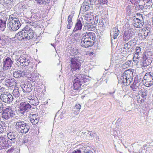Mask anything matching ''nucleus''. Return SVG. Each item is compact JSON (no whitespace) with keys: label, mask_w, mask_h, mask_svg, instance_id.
<instances>
[{"label":"nucleus","mask_w":153,"mask_h":153,"mask_svg":"<svg viewBox=\"0 0 153 153\" xmlns=\"http://www.w3.org/2000/svg\"><path fill=\"white\" fill-rule=\"evenodd\" d=\"M84 152V153H93L91 151L86 149H85Z\"/></svg>","instance_id":"nucleus-55"},{"label":"nucleus","mask_w":153,"mask_h":153,"mask_svg":"<svg viewBox=\"0 0 153 153\" xmlns=\"http://www.w3.org/2000/svg\"><path fill=\"white\" fill-rule=\"evenodd\" d=\"M138 78V77L137 76H136L134 78V81L132 84H134V85H137L138 82H140Z\"/></svg>","instance_id":"nucleus-49"},{"label":"nucleus","mask_w":153,"mask_h":153,"mask_svg":"<svg viewBox=\"0 0 153 153\" xmlns=\"http://www.w3.org/2000/svg\"><path fill=\"white\" fill-rule=\"evenodd\" d=\"M72 153H81L80 150H78L77 151L74 150Z\"/></svg>","instance_id":"nucleus-62"},{"label":"nucleus","mask_w":153,"mask_h":153,"mask_svg":"<svg viewBox=\"0 0 153 153\" xmlns=\"http://www.w3.org/2000/svg\"><path fill=\"white\" fill-rule=\"evenodd\" d=\"M91 14H85V17L87 19H88V20H89V24H91L92 25H95V21L96 19H96V16L95 18L94 17V16H93L92 18H91V17H90V16H91Z\"/></svg>","instance_id":"nucleus-32"},{"label":"nucleus","mask_w":153,"mask_h":153,"mask_svg":"<svg viewBox=\"0 0 153 153\" xmlns=\"http://www.w3.org/2000/svg\"><path fill=\"white\" fill-rule=\"evenodd\" d=\"M0 99L3 102L10 103L13 101V98L10 93L6 92L1 94L0 96Z\"/></svg>","instance_id":"nucleus-12"},{"label":"nucleus","mask_w":153,"mask_h":153,"mask_svg":"<svg viewBox=\"0 0 153 153\" xmlns=\"http://www.w3.org/2000/svg\"><path fill=\"white\" fill-rule=\"evenodd\" d=\"M135 8L136 10H142L144 8L143 6L136 4Z\"/></svg>","instance_id":"nucleus-48"},{"label":"nucleus","mask_w":153,"mask_h":153,"mask_svg":"<svg viewBox=\"0 0 153 153\" xmlns=\"http://www.w3.org/2000/svg\"><path fill=\"white\" fill-rule=\"evenodd\" d=\"M13 63V61L9 57H7L3 62V69L4 70L10 69Z\"/></svg>","instance_id":"nucleus-18"},{"label":"nucleus","mask_w":153,"mask_h":153,"mask_svg":"<svg viewBox=\"0 0 153 153\" xmlns=\"http://www.w3.org/2000/svg\"><path fill=\"white\" fill-rule=\"evenodd\" d=\"M133 77V73L129 70H127L123 73L120 78V82L125 85H130L132 81Z\"/></svg>","instance_id":"nucleus-4"},{"label":"nucleus","mask_w":153,"mask_h":153,"mask_svg":"<svg viewBox=\"0 0 153 153\" xmlns=\"http://www.w3.org/2000/svg\"><path fill=\"white\" fill-rule=\"evenodd\" d=\"M4 85L6 86L12 88H15L17 82L14 78L9 77L4 79Z\"/></svg>","instance_id":"nucleus-14"},{"label":"nucleus","mask_w":153,"mask_h":153,"mask_svg":"<svg viewBox=\"0 0 153 153\" xmlns=\"http://www.w3.org/2000/svg\"><path fill=\"white\" fill-rule=\"evenodd\" d=\"M79 58L78 57L71 58L70 68L72 72L78 71L80 68L81 64Z\"/></svg>","instance_id":"nucleus-6"},{"label":"nucleus","mask_w":153,"mask_h":153,"mask_svg":"<svg viewBox=\"0 0 153 153\" xmlns=\"http://www.w3.org/2000/svg\"><path fill=\"white\" fill-rule=\"evenodd\" d=\"M27 63V64H26L27 65H24L22 68H27L28 70V72H29L30 74L33 69H36V65L32 62H30V60Z\"/></svg>","instance_id":"nucleus-24"},{"label":"nucleus","mask_w":153,"mask_h":153,"mask_svg":"<svg viewBox=\"0 0 153 153\" xmlns=\"http://www.w3.org/2000/svg\"><path fill=\"white\" fill-rule=\"evenodd\" d=\"M143 58L152 61L153 59V54L151 51H146L143 55Z\"/></svg>","instance_id":"nucleus-26"},{"label":"nucleus","mask_w":153,"mask_h":153,"mask_svg":"<svg viewBox=\"0 0 153 153\" xmlns=\"http://www.w3.org/2000/svg\"><path fill=\"white\" fill-rule=\"evenodd\" d=\"M90 4L87 2H84L82 4L80 12L83 13L88 11L89 9H93L96 7V0H89Z\"/></svg>","instance_id":"nucleus-9"},{"label":"nucleus","mask_w":153,"mask_h":153,"mask_svg":"<svg viewBox=\"0 0 153 153\" xmlns=\"http://www.w3.org/2000/svg\"><path fill=\"white\" fill-rule=\"evenodd\" d=\"M59 136H60L61 138L63 137L64 136L63 134L62 133H60L59 134Z\"/></svg>","instance_id":"nucleus-63"},{"label":"nucleus","mask_w":153,"mask_h":153,"mask_svg":"<svg viewBox=\"0 0 153 153\" xmlns=\"http://www.w3.org/2000/svg\"><path fill=\"white\" fill-rule=\"evenodd\" d=\"M101 45H102L100 43L99 44L98 43L97 47V49H100L101 48Z\"/></svg>","instance_id":"nucleus-61"},{"label":"nucleus","mask_w":153,"mask_h":153,"mask_svg":"<svg viewBox=\"0 0 153 153\" xmlns=\"http://www.w3.org/2000/svg\"><path fill=\"white\" fill-rule=\"evenodd\" d=\"M14 148L13 147H11L10 149L8 150L7 151V153H12L14 150Z\"/></svg>","instance_id":"nucleus-57"},{"label":"nucleus","mask_w":153,"mask_h":153,"mask_svg":"<svg viewBox=\"0 0 153 153\" xmlns=\"http://www.w3.org/2000/svg\"><path fill=\"white\" fill-rule=\"evenodd\" d=\"M29 74V72H27V70L24 71L17 70L13 73V75L15 78H18L20 77H26Z\"/></svg>","instance_id":"nucleus-17"},{"label":"nucleus","mask_w":153,"mask_h":153,"mask_svg":"<svg viewBox=\"0 0 153 153\" xmlns=\"http://www.w3.org/2000/svg\"><path fill=\"white\" fill-rule=\"evenodd\" d=\"M133 21L134 25L137 28L142 27L144 24L142 21L137 18H134L133 19Z\"/></svg>","instance_id":"nucleus-25"},{"label":"nucleus","mask_w":153,"mask_h":153,"mask_svg":"<svg viewBox=\"0 0 153 153\" xmlns=\"http://www.w3.org/2000/svg\"><path fill=\"white\" fill-rule=\"evenodd\" d=\"M13 1V0H4V3L6 5L10 4Z\"/></svg>","instance_id":"nucleus-53"},{"label":"nucleus","mask_w":153,"mask_h":153,"mask_svg":"<svg viewBox=\"0 0 153 153\" xmlns=\"http://www.w3.org/2000/svg\"><path fill=\"white\" fill-rule=\"evenodd\" d=\"M133 61L134 62H136L137 61V60L136 59H137V58H134V57H133Z\"/></svg>","instance_id":"nucleus-64"},{"label":"nucleus","mask_w":153,"mask_h":153,"mask_svg":"<svg viewBox=\"0 0 153 153\" xmlns=\"http://www.w3.org/2000/svg\"><path fill=\"white\" fill-rule=\"evenodd\" d=\"M19 108L20 112L24 115L31 110L32 106L27 102H22L20 103Z\"/></svg>","instance_id":"nucleus-10"},{"label":"nucleus","mask_w":153,"mask_h":153,"mask_svg":"<svg viewBox=\"0 0 153 153\" xmlns=\"http://www.w3.org/2000/svg\"><path fill=\"white\" fill-rule=\"evenodd\" d=\"M68 24L67 26V27L68 29H71L72 26L73 24V22H68Z\"/></svg>","instance_id":"nucleus-50"},{"label":"nucleus","mask_w":153,"mask_h":153,"mask_svg":"<svg viewBox=\"0 0 153 153\" xmlns=\"http://www.w3.org/2000/svg\"><path fill=\"white\" fill-rule=\"evenodd\" d=\"M7 18L4 20L0 19V31H3L6 28Z\"/></svg>","instance_id":"nucleus-33"},{"label":"nucleus","mask_w":153,"mask_h":153,"mask_svg":"<svg viewBox=\"0 0 153 153\" xmlns=\"http://www.w3.org/2000/svg\"><path fill=\"white\" fill-rule=\"evenodd\" d=\"M146 74L144 77V78L145 80H146L147 81H150L152 79H153L152 77L151 76L150 74H148V76L146 77L147 75H146Z\"/></svg>","instance_id":"nucleus-46"},{"label":"nucleus","mask_w":153,"mask_h":153,"mask_svg":"<svg viewBox=\"0 0 153 153\" xmlns=\"http://www.w3.org/2000/svg\"><path fill=\"white\" fill-rule=\"evenodd\" d=\"M138 86L137 85H134V84H132L131 86V87L132 88V90L134 91H135L137 90V89L138 88Z\"/></svg>","instance_id":"nucleus-52"},{"label":"nucleus","mask_w":153,"mask_h":153,"mask_svg":"<svg viewBox=\"0 0 153 153\" xmlns=\"http://www.w3.org/2000/svg\"><path fill=\"white\" fill-rule=\"evenodd\" d=\"M76 78L73 81V89L75 91H77L81 87L82 83L88 82L89 80L87 76L83 74H75Z\"/></svg>","instance_id":"nucleus-2"},{"label":"nucleus","mask_w":153,"mask_h":153,"mask_svg":"<svg viewBox=\"0 0 153 153\" xmlns=\"http://www.w3.org/2000/svg\"><path fill=\"white\" fill-rule=\"evenodd\" d=\"M13 91V94L15 97H18L20 95V92L19 91V89L18 87H16Z\"/></svg>","instance_id":"nucleus-37"},{"label":"nucleus","mask_w":153,"mask_h":153,"mask_svg":"<svg viewBox=\"0 0 153 153\" xmlns=\"http://www.w3.org/2000/svg\"><path fill=\"white\" fill-rule=\"evenodd\" d=\"M11 146V142L7 140L5 135L0 137V150L8 148Z\"/></svg>","instance_id":"nucleus-11"},{"label":"nucleus","mask_w":153,"mask_h":153,"mask_svg":"<svg viewBox=\"0 0 153 153\" xmlns=\"http://www.w3.org/2000/svg\"><path fill=\"white\" fill-rule=\"evenodd\" d=\"M143 7L145 9H150L152 7V1H146L144 2Z\"/></svg>","instance_id":"nucleus-38"},{"label":"nucleus","mask_w":153,"mask_h":153,"mask_svg":"<svg viewBox=\"0 0 153 153\" xmlns=\"http://www.w3.org/2000/svg\"><path fill=\"white\" fill-rule=\"evenodd\" d=\"M10 20L8 23L7 26L10 30L15 31L19 29L21 25L19 19L15 17H10Z\"/></svg>","instance_id":"nucleus-5"},{"label":"nucleus","mask_w":153,"mask_h":153,"mask_svg":"<svg viewBox=\"0 0 153 153\" xmlns=\"http://www.w3.org/2000/svg\"><path fill=\"white\" fill-rule=\"evenodd\" d=\"M3 108V103L0 101V110H2Z\"/></svg>","instance_id":"nucleus-58"},{"label":"nucleus","mask_w":153,"mask_h":153,"mask_svg":"<svg viewBox=\"0 0 153 153\" xmlns=\"http://www.w3.org/2000/svg\"><path fill=\"white\" fill-rule=\"evenodd\" d=\"M119 33L120 31L118 30V27H116L113 28L112 33H111V41H112V36L114 39H115L117 38L119 35Z\"/></svg>","instance_id":"nucleus-27"},{"label":"nucleus","mask_w":153,"mask_h":153,"mask_svg":"<svg viewBox=\"0 0 153 153\" xmlns=\"http://www.w3.org/2000/svg\"><path fill=\"white\" fill-rule=\"evenodd\" d=\"M133 30L131 28L126 30L123 35V40L126 42L128 41L132 37L133 35Z\"/></svg>","instance_id":"nucleus-16"},{"label":"nucleus","mask_w":153,"mask_h":153,"mask_svg":"<svg viewBox=\"0 0 153 153\" xmlns=\"http://www.w3.org/2000/svg\"><path fill=\"white\" fill-rule=\"evenodd\" d=\"M27 23L29 24L26 25L25 26H29L30 28H31L33 30H34L33 29L36 27L38 25H37V22H30L28 21Z\"/></svg>","instance_id":"nucleus-35"},{"label":"nucleus","mask_w":153,"mask_h":153,"mask_svg":"<svg viewBox=\"0 0 153 153\" xmlns=\"http://www.w3.org/2000/svg\"><path fill=\"white\" fill-rule=\"evenodd\" d=\"M139 0H130L131 2L135 5H136L138 3Z\"/></svg>","instance_id":"nucleus-54"},{"label":"nucleus","mask_w":153,"mask_h":153,"mask_svg":"<svg viewBox=\"0 0 153 153\" xmlns=\"http://www.w3.org/2000/svg\"><path fill=\"white\" fill-rule=\"evenodd\" d=\"M82 25L81 21L80 19L77 20L75 27L73 30V33H74L78 30H81L82 28Z\"/></svg>","instance_id":"nucleus-29"},{"label":"nucleus","mask_w":153,"mask_h":153,"mask_svg":"<svg viewBox=\"0 0 153 153\" xmlns=\"http://www.w3.org/2000/svg\"><path fill=\"white\" fill-rule=\"evenodd\" d=\"M6 74L4 73L2 71H0V80L2 81L6 78Z\"/></svg>","instance_id":"nucleus-40"},{"label":"nucleus","mask_w":153,"mask_h":153,"mask_svg":"<svg viewBox=\"0 0 153 153\" xmlns=\"http://www.w3.org/2000/svg\"><path fill=\"white\" fill-rule=\"evenodd\" d=\"M100 25H101L102 26L105 25V24H103L102 20H101L99 21Z\"/></svg>","instance_id":"nucleus-59"},{"label":"nucleus","mask_w":153,"mask_h":153,"mask_svg":"<svg viewBox=\"0 0 153 153\" xmlns=\"http://www.w3.org/2000/svg\"><path fill=\"white\" fill-rule=\"evenodd\" d=\"M28 99L30 103L33 105L36 106L39 103V102L38 99L36 96L33 95L29 96Z\"/></svg>","instance_id":"nucleus-21"},{"label":"nucleus","mask_w":153,"mask_h":153,"mask_svg":"<svg viewBox=\"0 0 153 153\" xmlns=\"http://www.w3.org/2000/svg\"><path fill=\"white\" fill-rule=\"evenodd\" d=\"M126 14L128 16L130 15L132 13L131 7L130 6H128L126 9Z\"/></svg>","instance_id":"nucleus-41"},{"label":"nucleus","mask_w":153,"mask_h":153,"mask_svg":"<svg viewBox=\"0 0 153 153\" xmlns=\"http://www.w3.org/2000/svg\"><path fill=\"white\" fill-rule=\"evenodd\" d=\"M145 83L146 87H149L153 85V79H152L150 81H147Z\"/></svg>","instance_id":"nucleus-42"},{"label":"nucleus","mask_w":153,"mask_h":153,"mask_svg":"<svg viewBox=\"0 0 153 153\" xmlns=\"http://www.w3.org/2000/svg\"><path fill=\"white\" fill-rule=\"evenodd\" d=\"M7 139L11 140V143H14L16 141L17 135L16 132L13 130H8L6 131Z\"/></svg>","instance_id":"nucleus-13"},{"label":"nucleus","mask_w":153,"mask_h":153,"mask_svg":"<svg viewBox=\"0 0 153 153\" xmlns=\"http://www.w3.org/2000/svg\"><path fill=\"white\" fill-rule=\"evenodd\" d=\"M95 33L90 32L86 33L82 38L80 43L83 47L87 48L92 46L95 43Z\"/></svg>","instance_id":"nucleus-1"},{"label":"nucleus","mask_w":153,"mask_h":153,"mask_svg":"<svg viewBox=\"0 0 153 153\" xmlns=\"http://www.w3.org/2000/svg\"><path fill=\"white\" fill-rule=\"evenodd\" d=\"M4 131V128L2 125L0 124V134L2 133Z\"/></svg>","instance_id":"nucleus-56"},{"label":"nucleus","mask_w":153,"mask_h":153,"mask_svg":"<svg viewBox=\"0 0 153 153\" xmlns=\"http://www.w3.org/2000/svg\"><path fill=\"white\" fill-rule=\"evenodd\" d=\"M30 121L33 125H36L39 120V116L37 114H30L29 115Z\"/></svg>","instance_id":"nucleus-23"},{"label":"nucleus","mask_w":153,"mask_h":153,"mask_svg":"<svg viewBox=\"0 0 153 153\" xmlns=\"http://www.w3.org/2000/svg\"><path fill=\"white\" fill-rule=\"evenodd\" d=\"M147 92H148L146 90H144L142 91L141 96L143 98L146 99V97L147 95Z\"/></svg>","instance_id":"nucleus-47"},{"label":"nucleus","mask_w":153,"mask_h":153,"mask_svg":"<svg viewBox=\"0 0 153 153\" xmlns=\"http://www.w3.org/2000/svg\"><path fill=\"white\" fill-rule=\"evenodd\" d=\"M26 32L24 29V27L22 30L16 34L15 35V38L19 40H26L27 41L26 38Z\"/></svg>","instance_id":"nucleus-19"},{"label":"nucleus","mask_w":153,"mask_h":153,"mask_svg":"<svg viewBox=\"0 0 153 153\" xmlns=\"http://www.w3.org/2000/svg\"><path fill=\"white\" fill-rule=\"evenodd\" d=\"M39 77V74L36 73L30 75L29 78L30 81L34 82L38 79Z\"/></svg>","instance_id":"nucleus-34"},{"label":"nucleus","mask_w":153,"mask_h":153,"mask_svg":"<svg viewBox=\"0 0 153 153\" xmlns=\"http://www.w3.org/2000/svg\"><path fill=\"white\" fill-rule=\"evenodd\" d=\"M133 41L131 40L125 44L123 48V51H125L126 52L131 53L132 49V44L131 43Z\"/></svg>","instance_id":"nucleus-22"},{"label":"nucleus","mask_w":153,"mask_h":153,"mask_svg":"<svg viewBox=\"0 0 153 153\" xmlns=\"http://www.w3.org/2000/svg\"><path fill=\"white\" fill-rule=\"evenodd\" d=\"M21 87L24 93H29L32 90V86L31 84L27 82H25L24 84L21 85Z\"/></svg>","instance_id":"nucleus-20"},{"label":"nucleus","mask_w":153,"mask_h":153,"mask_svg":"<svg viewBox=\"0 0 153 153\" xmlns=\"http://www.w3.org/2000/svg\"><path fill=\"white\" fill-rule=\"evenodd\" d=\"M99 4H105L108 2L107 0H97Z\"/></svg>","instance_id":"nucleus-51"},{"label":"nucleus","mask_w":153,"mask_h":153,"mask_svg":"<svg viewBox=\"0 0 153 153\" xmlns=\"http://www.w3.org/2000/svg\"><path fill=\"white\" fill-rule=\"evenodd\" d=\"M135 50V53L134 54V58H137V59H139L141 58L142 55L141 48L140 47H137Z\"/></svg>","instance_id":"nucleus-31"},{"label":"nucleus","mask_w":153,"mask_h":153,"mask_svg":"<svg viewBox=\"0 0 153 153\" xmlns=\"http://www.w3.org/2000/svg\"><path fill=\"white\" fill-rule=\"evenodd\" d=\"M74 12L71 13V14H70L68 17V22H72V18L74 16Z\"/></svg>","instance_id":"nucleus-45"},{"label":"nucleus","mask_w":153,"mask_h":153,"mask_svg":"<svg viewBox=\"0 0 153 153\" xmlns=\"http://www.w3.org/2000/svg\"><path fill=\"white\" fill-rule=\"evenodd\" d=\"M72 50V52L74 55H76L79 53V49L76 47L73 48Z\"/></svg>","instance_id":"nucleus-43"},{"label":"nucleus","mask_w":153,"mask_h":153,"mask_svg":"<svg viewBox=\"0 0 153 153\" xmlns=\"http://www.w3.org/2000/svg\"><path fill=\"white\" fill-rule=\"evenodd\" d=\"M1 115L3 119L8 120L14 116L15 115V111L11 107H9L3 110Z\"/></svg>","instance_id":"nucleus-8"},{"label":"nucleus","mask_w":153,"mask_h":153,"mask_svg":"<svg viewBox=\"0 0 153 153\" xmlns=\"http://www.w3.org/2000/svg\"><path fill=\"white\" fill-rule=\"evenodd\" d=\"M25 29L26 35V39H27V40H28L30 39H31L33 38L34 37L35 34V32L34 30H33L29 26H25L24 27Z\"/></svg>","instance_id":"nucleus-15"},{"label":"nucleus","mask_w":153,"mask_h":153,"mask_svg":"<svg viewBox=\"0 0 153 153\" xmlns=\"http://www.w3.org/2000/svg\"><path fill=\"white\" fill-rule=\"evenodd\" d=\"M81 108V106L80 104H76L75 105L74 108V109H75V111L74 112L75 114H79Z\"/></svg>","instance_id":"nucleus-39"},{"label":"nucleus","mask_w":153,"mask_h":153,"mask_svg":"<svg viewBox=\"0 0 153 153\" xmlns=\"http://www.w3.org/2000/svg\"><path fill=\"white\" fill-rule=\"evenodd\" d=\"M15 128L16 131L19 133L26 134L30 128L28 124L23 121L19 120L15 122Z\"/></svg>","instance_id":"nucleus-3"},{"label":"nucleus","mask_w":153,"mask_h":153,"mask_svg":"<svg viewBox=\"0 0 153 153\" xmlns=\"http://www.w3.org/2000/svg\"><path fill=\"white\" fill-rule=\"evenodd\" d=\"M22 143L25 144V145H30L32 143V142L29 138L25 137L23 139L22 141Z\"/></svg>","instance_id":"nucleus-36"},{"label":"nucleus","mask_w":153,"mask_h":153,"mask_svg":"<svg viewBox=\"0 0 153 153\" xmlns=\"http://www.w3.org/2000/svg\"><path fill=\"white\" fill-rule=\"evenodd\" d=\"M4 88L0 86V92H2L4 90Z\"/></svg>","instance_id":"nucleus-60"},{"label":"nucleus","mask_w":153,"mask_h":153,"mask_svg":"<svg viewBox=\"0 0 153 153\" xmlns=\"http://www.w3.org/2000/svg\"><path fill=\"white\" fill-rule=\"evenodd\" d=\"M150 33L149 30H148L147 28H143L142 30L141 36L142 39H146V37H147L148 36L150 35Z\"/></svg>","instance_id":"nucleus-30"},{"label":"nucleus","mask_w":153,"mask_h":153,"mask_svg":"<svg viewBox=\"0 0 153 153\" xmlns=\"http://www.w3.org/2000/svg\"><path fill=\"white\" fill-rule=\"evenodd\" d=\"M30 58L29 56L25 53H22L19 56H17L15 60L17 64H19L22 67L24 65H27L28 62L30 60Z\"/></svg>","instance_id":"nucleus-7"},{"label":"nucleus","mask_w":153,"mask_h":153,"mask_svg":"<svg viewBox=\"0 0 153 153\" xmlns=\"http://www.w3.org/2000/svg\"><path fill=\"white\" fill-rule=\"evenodd\" d=\"M152 61L151 60L147 59H144L143 58V60H142V67L143 69H145L146 68H147L148 66H149V65H150L152 63Z\"/></svg>","instance_id":"nucleus-28"},{"label":"nucleus","mask_w":153,"mask_h":153,"mask_svg":"<svg viewBox=\"0 0 153 153\" xmlns=\"http://www.w3.org/2000/svg\"><path fill=\"white\" fill-rule=\"evenodd\" d=\"M38 3L39 4H43L48 2L50 0H36Z\"/></svg>","instance_id":"nucleus-44"}]
</instances>
